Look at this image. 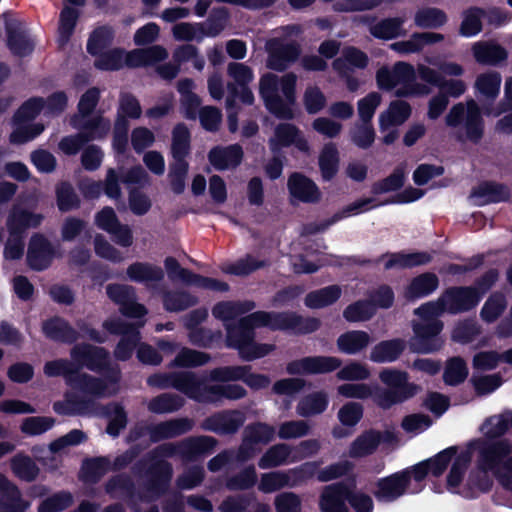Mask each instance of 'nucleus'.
Masks as SVG:
<instances>
[{
    "instance_id": "obj_32",
    "label": "nucleus",
    "mask_w": 512,
    "mask_h": 512,
    "mask_svg": "<svg viewBox=\"0 0 512 512\" xmlns=\"http://www.w3.org/2000/svg\"><path fill=\"white\" fill-rule=\"evenodd\" d=\"M368 65L366 53L354 46L343 49L342 56L333 60L332 68L339 74L351 73L353 68L364 69Z\"/></svg>"
},
{
    "instance_id": "obj_45",
    "label": "nucleus",
    "mask_w": 512,
    "mask_h": 512,
    "mask_svg": "<svg viewBox=\"0 0 512 512\" xmlns=\"http://www.w3.org/2000/svg\"><path fill=\"white\" fill-rule=\"evenodd\" d=\"M127 276L130 280L138 283L159 282L164 278V272L161 267L147 262H135L128 266Z\"/></svg>"
},
{
    "instance_id": "obj_52",
    "label": "nucleus",
    "mask_w": 512,
    "mask_h": 512,
    "mask_svg": "<svg viewBox=\"0 0 512 512\" xmlns=\"http://www.w3.org/2000/svg\"><path fill=\"white\" fill-rule=\"evenodd\" d=\"M291 454V448L285 443H279L271 446L261 456L258 461V466L261 469H270L279 467L286 463L288 457Z\"/></svg>"
},
{
    "instance_id": "obj_40",
    "label": "nucleus",
    "mask_w": 512,
    "mask_h": 512,
    "mask_svg": "<svg viewBox=\"0 0 512 512\" xmlns=\"http://www.w3.org/2000/svg\"><path fill=\"white\" fill-rule=\"evenodd\" d=\"M439 285L438 277L434 273H423L415 277L405 290V297L408 300H414L424 297L437 289Z\"/></svg>"
},
{
    "instance_id": "obj_36",
    "label": "nucleus",
    "mask_w": 512,
    "mask_h": 512,
    "mask_svg": "<svg viewBox=\"0 0 512 512\" xmlns=\"http://www.w3.org/2000/svg\"><path fill=\"white\" fill-rule=\"evenodd\" d=\"M480 118L479 109L474 101H470L467 105H455L447 116V123L450 126L465 125L472 128L478 124Z\"/></svg>"
},
{
    "instance_id": "obj_7",
    "label": "nucleus",
    "mask_w": 512,
    "mask_h": 512,
    "mask_svg": "<svg viewBox=\"0 0 512 512\" xmlns=\"http://www.w3.org/2000/svg\"><path fill=\"white\" fill-rule=\"evenodd\" d=\"M193 425V420L189 418H175L157 424L135 427L130 431L128 438L131 441H136L148 434L152 443H158L190 432Z\"/></svg>"
},
{
    "instance_id": "obj_21",
    "label": "nucleus",
    "mask_w": 512,
    "mask_h": 512,
    "mask_svg": "<svg viewBox=\"0 0 512 512\" xmlns=\"http://www.w3.org/2000/svg\"><path fill=\"white\" fill-rule=\"evenodd\" d=\"M287 188L291 198L302 203H317L321 199V192L315 182L300 172H293L288 177Z\"/></svg>"
},
{
    "instance_id": "obj_41",
    "label": "nucleus",
    "mask_w": 512,
    "mask_h": 512,
    "mask_svg": "<svg viewBox=\"0 0 512 512\" xmlns=\"http://www.w3.org/2000/svg\"><path fill=\"white\" fill-rule=\"evenodd\" d=\"M185 404L182 396L175 393H162L147 404V409L153 414H169L179 411Z\"/></svg>"
},
{
    "instance_id": "obj_4",
    "label": "nucleus",
    "mask_w": 512,
    "mask_h": 512,
    "mask_svg": "<svg viewBox=\"0 0 512 512\" xmlns=\"http://www.w3.org/2000/svg\"><path fill=\"white\" fill-rule=\"evenodd\" d=\"M71 359L79 370L83 367L105 377L110 384H117L121 378L120 369L111 366L107 349L89 343L74 345L70 351Z\"/></svg>"
},
{
    "instance_id": "obj_50",
    "label": "nucleus",
    "mask_w": 512,
    "mask_h": 512,
    "mask_svg": "<svg viewBox=\"0 0 512 512\" xmlns=\"http://www.w3.org/2000/svg\"><path fill=\"white\" fill-rule=\"evenodd\" d=\"M432 260L431 254L427 252L415 253H394L389 255L386 260L387 268H413L430 263Z\"/></svg>"
},
{
    "instance_id": "obj_22",
    "label": "nucleus",
    "mask_w": 512,
    "mask_h": 512,
    "mask_svg": "<svg viewBox=\"0 0 512 512\" xmlns=\"http://www.w3.org/2000/svg\"><path fill=\"white\" fill-rule=\"evenodd\" d=\"M374 199L372 198H364L354 201L349 205L345 206L341 211L336 212L330 218L325 219L319 223H310L307 225L306 229L309 234H316L320 232H324L330 226L334 225L338 221L347 218L352 215H357L363 212L370 210L375 207L373 204Z\"/></svg>"
},
{
    "instance_id": "obj_13",
    "label": "nucleus",
    "mask_w": 512,
    "mask_h": 512,
    "mask_svg": "<svg viewBox=\"0 0 512 512\" xmlns=\"http://www.w3.org/2000/svg\"><path fill=\"white\" fill-rule=\"evenodd\" d=\"M56 251L53 244L41 233H34L28 244L26 261L27 265L33 271H44L48 269L54 258Z\"/></svg>"
},
{
    "instance_id": "obj_53",
    "label": "nucleus",
    "mask_w": 512,
    "mask_h": 512,
    "mask_svg": "<svg viewBox=\"0 0 512 512\" xmlns=\"http://www.w3.org/2000/svg\"><path fill=\"white\" fill-rule=\"evenodd\" d=\"M257 480L255 466L251 464L230 476L226 480L225 486L229 491H245L253 488Z\"/></svg>"
},
{
    "instance_id": "obj_11",
    "label": "nucleus",
    "mask_w": 512,
    "mask_h": 512,
    "mask_svg": "<svg viewBox=\"0 0 512 512\" xmlns=\"http://www.w3.org/2000/svg\"><path fill=\"white\" fill-rule=\"evenodd\" d=\"M245 421L246 415L243 411L227 409L206 417L201 423V428L220 436L234 435L243 427Z\"/></svg>"
},
{
    "instance_id": "obj_18",
    "label": "nucleus",
    "mask_w": 512,
    "mask_h": 512,
    "mask_svg": "<svg viewBox=\"0 0 512 512\" xmlns=\"http://www.w3.org/2000/svg\"><path fill=\"white\" fill-rule=\"evenodd\" d=\"M172 388L185 394L188 398L197 402H207L211 397L206 393V378H199L192 371L174 372Z\"/></svg>"
},
{
    "instance_id": "obj_37",
    "label": "nucleus",
    "mask_w": 512,
    "mask_h": 512,
    "mask_svg": "<svg viewBox=\"0 0 512 512\" xmlns=\"http://www.w3.org/2000/svg\"><path fill=\"white\" fill-rule=\"evenodd\" d=\"M102 414L109 418L106 433L112 437H118L121 430H123L128 422L127 413L124 407L119 403H109L104 406H100Z\"/></svg>"
},
{
    "instance_id": "obj_16",
    "label": "nucleus",
    "mask_w": 512,
    "mask_h": 512,
    "mask_svg": "<svg viewBox=\"0 0 512 512\" xmlns=\"http://www.w3.org/2000/svg\"><path fill=\"white\" fill-rule=\"evenodd\" d=\"M419 391V387L408 382L405 372L386 370V406L401 403Z\"/></svg>"
},
{
    "instance_id": "obj_26",
    "label": "nucleus",
    "mask_w": 512,
    "mask_h": 512,
    "mask_svg": "<svg viewBox=\"0 0 512 512\" xmlns=\"http://www.w3.org/2000/svg\"><path fill=\"white\" fill-rule=\"evenodd\" d=\"M42 111L43 97H30L14 112L11 119L12 128H45L43 124H32Z\"/></svg>"
},
{
    "instance_id": "obj_2",
    "label": "nucleus",
    "mask_w": 512,
    "mask_h": 512,
    "mask_svg": "<svg viewBox=\"0 0 512 512\" xmlns=\"http://www.w3.org/2000/svg\"><path fill=\"white\" fill-rule=\"evenodd\" d=\"M478 471L469 477L470 482L480 490L486 491L491 486L487 472H491L506 489L512 490V443L506 439L495 442H477Z\"/></svg>"
},
{
    "instance_id": "obj_24",
    "label": "nucleus",
    "mask_w": 512,
    "mask_h": 512,
    "mask_svg": "<svg viewBox=\"0 0 512 512\" xmlns=\"http://www.w3.org/2000/svg\"><path fill=\"white\" fill-rule=\"evenodd\" d=\"M44 336L58 343L72 344L79 338V333L71 324L60 316L50 317L42 322Z\"/></svg>"
},
{
    "instance_id": "obj_39",
    "label": "nucleus",
    "mask_w": 512,
    "mask_h": 512,
    "mask_svg": "<svg viewBox=\"0 0 512 512\" xmlns=\"http://www.w3.org/2000/svg\"><path fill=\"white\" fill-rule=\"evenodd\" d=\"M370 336L367 332L361 330L347 331L341 334L337 339V347L340 352L354 355L368 346Z\"/></svg>"
},
{
    "instance_id": "obj_60",
    "label": "nucleus",
    "mask_w": 512,
    "mask_h": 512,
    "mask_svg": "<svg viewBox=\"0 0 512 512\" xmlns=\"http://www.w3.org/2000/svg\"><path fill=\"white\" fill-rule=\"evenodd\" d=\"M468 376L466 362L461 357H452L446 362L443 380L447 385L456 386Z\"/></svg>"
},
{
    "instance_id": "obj_5",
    "label": "nucleus",
    "mask_w": 512,
    "mask_h": 512,
    "mask_svg": "<svg viewBox=\"0 0 512 512\" xmlns=\"http://www.w3.org/2000/svg\"><path fill=\"white\" fill-rule=\"evenodd\" d=\"M218 445V440L212 436L200 435L188 437L178 444L164 443L153 449L150 457H173L179 455L183 460L195 462L212 454Z\"/></svg>"
},
{
    "instance_id": "obj_63",
    "label": "nucleus",
    "mask_w": 512,
    "mask_h": 512,
    "mask_svg": "<svg viewBox=\"0 0 512 512\" xmlns=\"http://www.w3.org/2000/svg\"><path fill=\"white\" fill-rule=\"evenodd\" d=\"M302 103L307 114L316 115L326 107L327 98L318 86L313 85L305 89Z\"/></svg>"
},
{
    "instance_id": "obj_29",
    "label": "nucleus",
    "mask_w": 512,
    "mask_h": 512,
    "mask_svg": "<svg viewBox=\"0 0 512 512\" xmlns=\"http://www.w3.org/2000/svg\"><path fill=\"white\" fill-rule=\"evenodd\" d=\"M0 510L4 512H26L29 503L22 498L17 485L0 473Z\"/></svg>"
},
{
    "instance_id": "obj_62",
    "label": "nucleus",
    "mask_w": 512,
    "mask_h": 512,
    "mask_svg": "<svg viewBox=\"0 0 512 512\" xmlns=\"http://www.w3.org/2000/svg\"><path fill=\"white\" fill-rule=\"evenodd\" d=\"M189 341L191 344L201 348H211L218 345L222 339L223 334L221 330H211L205 327H198L188 333Z\"/></svg>"
},
{
    "instance_id": "obj_51",
    "label": "nucleus",
    "mask_w": 512,
    "mask_h": 512,
    "mask_svg": "<svg viewBox=\"0 0 512 512\" xmlns=\"http://www.w3.org/2000/svg\"><path fill=\"white\" fill-rule=\"evenodd\" d=\"M56 203L59 211L69 212L80 207L81 201L69 181H60L55 188Z\"/></svg>"
},
{
    "instance_id": "obj_31",
    "label": "nucleus",
    "mask_w": 512,
    "mask_h": 512,
    "mask_svg": "<svg viewBox=\"0 0 512 512\" xmlns=\"http://www.w3.org/2000/svg\"><path fill=\"white\" fill-rule=\"evenodd\" d=\"M141 115L142 107L136 96L130 92L121 93L113 128H129V120H137Z\"/></svg>"
},
{
    "instance_id": "obj_27",
    "label": "nucleus",
    "mask_w": 512,
    "mask_h": 512,
    "mask_svg": "<svg viewBox=\"0 0 512 512\" xmlns=\"http://www.w3.org/2000/svg\"><path fill=\"white\" fill-rule=\"evenodd\" d=\"M108 383L104 376L103 378H99L88 373H80V370L76 369V373L73 375L72 379H70L69 386L73 390L88 395L90 396L89 398L96 401V399L103 398L107 395L106 390Z\"/></svg>"
},
{
    "instance_id": "obj_44",
    "label": "nucleus",
    "mask_w": 512,
    "mask_h": 512,
    "mask_svg": "<svg viewBox=\"0 0 512 512\" xmlns=\"http://www.w3.org/2000/svg\"><path fill=\"white\" fill-rule=\"evenodd\" d=\"M329 404L328 396L323 391L312 392L303 397L297 405V413L302 417H310L323 413Z\"/></svg>"
},
{
    "instance_id": "obj_47",
    "label": "nucleus",
    "mask_w": 512,
    "mask_h": 512,
    "mask_svg": "<svg viewBox=\"0 0 512 512\" xmlns=\"http://www.w3.org/2000/svg\"><path fill=\"white\" fill-rule=\"evenodd\" d=\"M114 40V29L108 25L96 27L89 35L86 50L91 56H97L105 51Z\"/></svg>"
},
{
    "instance_id": "obj_3",
    "label": "nucleus",
    "mask_w": 512,
    "mask_h": 512,
    "mask_svg": "<svg viewBox=\"0 0 512 512\" xmlns=\"http://www.w3.org/2000/svg\"><path fill=\"white\" fill-rule=\"evenodd\" d=\"M297 76L293 72L283 75L267 73L259 83V94L267 110L281 120L294 119Z\"/></svg>"
},
{
    "instance_id": "obj_57",
    "label": "nucleus",
    "mask_w": 512,
    "mask_h": 512,
    "mask_svg": "<svg viewBox=\"0 0 512 512\" xmlns=\"http://www.w3.org/2000/svg\"><path fill=\"white\" fill-rule=\"evenodd\" d=\"M472 197L481 199L480 204L498 202L509 197L507 188L496 183H483L473 190Z\"/></svg>"
},
{
    "instance_id": "obj_25",
    "label": "nucleus",
    "mask_w": 512,
    "mask_h": 512,
    "mask_svg": "<svg viewBox=\"0 0 512 512\" xmlns=\"http://www.w3.org/2000/svg\"><path fill=\"white\" fill-rule=\"evenodd\" d=\"M5 32L7 36V47L13 55L24 57L32 53L34 45L22 29V24L19 20L6 19Z\"/></svg>"
},
{
    "instance_id": "obj_6",
    "label": "nucleus",
    "mask_w": 512,
    "mask_h": 512,
    "mask_svg": "<svg viewBox=\"0 0 512 512\" xmlns=\"http://www.w3.org/2000/svg\"><path fill=\"white\" fill-rule=\"evenodd\" d=\"M133 472L135 474L144 472L146 477L144 488L151 500L158 499L168 492L173 477V467L168 461L160 459L147 466V461L140 459L134 464Z\"/></svg>"
},
{
    "instance_id": "obj_10",
    "label": "nucleus",
    "mask_w": 512,
    "mask_h": 512,
    "mask_svg": "<svg viewBox=\"0 0 512 512\" xmlns=\"http://www.w3.org/2000/svg\"><path fill=\"white\" fill-rule=\"evenodd\" d=\"M342 365L341 359L334 356H306L290 361L286 366L289 375H318L336 371Z\"/></svg>"
},
{
    "instance_id": "obj_35",
    "label": "nucleus",
    "mask_w": 512,
    "mask_h": 512,
    "mask_svg": "<svg viewBox=\"0 0 512 512\" xmlns=\"http://www.w3.org/2000/svg\"><path fill=\"white\" fill-rule=\"evenodd\" d=\"M472 52L475 60L485 65H497L507 58L505 48L492 41H478L474 43Z\"/></svg>"
},
{
    "instance_id": "obj_30",
    "label": "nucleus",
    "mask_w": 512,
    "mask_h": 512,
    "mask_svg": "<svg viewBox=\"0 0 512 512\" xmlns=\"http://www.w3.org/2000/svg\"><path fill=\"white\" fill-rule=\"evenodd\" d=\"M383 441L384 432L373 429L364 431L350 444L348 455L353 459L372 455Z\"/></svg>"
},
{
    "instance_id": "obj_14",
    "label": "nucleus",
    "mask_w": 512,
    "mask_h": 512,
    "mask_svg": "<svg viewBox=\"0 0 512 512\" xmlns=\"http://www.w3.org/2000/svg\"><path fill=\"white\" fill-rule=\"evenodd\" d=\"M445 309L450 314H457L473 309L480 301L481 295L471 286L451 287L441 294Z\"/></svg>"
},
{
    "instance_id": "obj_49",
    "label": "nucleus",
    "mask_w": 512,
    "mask_h": 512,
    "mask_svg": "<svg viewBox=\"0 0 512 512\" xmlns=\"http://www.w3.org/2000/svg\"><path fill=\"white\" fill-rule=\"evenodd\" d=\"M105 492L112 498L117 497L116 493L128 499H134L136 496V486L133 479L126 473L116 474L108 479L104 486Z\"/></svg>"
},
{
    "instance_id": "obj_17",
    "label": "nucleus",
    "mask_w": 512,
    "mask_h": 512,
    "mask_svg": "<svg viewBox=\"0 0 512 512\" xmlns=\"http://www.w3.org/2000/svg\"><path fill=\"white\" fill-rule=\"evenodd\" d=\"M378 308H384V285L368 299H362L349 304L343 311V317L348 322H363L370 320Z\"/></svg>"
},
{
    "instance_id": "obj_19",
    "label": "nucleus",
    "mask_w": 512,
    "mask_h": 512,
    "mask_svg": "<svg viewBox=\"0 0 512 512\" xmlns=\"http://www.w3.org/2000/svg\"><path fill=\"white\" fill-rule=\"evenodd\" d=\"M99 99L100 90L97 87H91L81 95L77 105L78 113L71 117L73 128H104L101 125V118L87 120L83 124L80 123L94 112Z\"/></svg>"
},
{
    "instance_id": "obj_28",
    "label": "nucleus",
    "mask_w": 512,
    "mask_h": 512,
    "mask_svg": "<svg viewBox=\"0 0 512 512\" xmlns=\"http://www.w3.org/2000/svg\"><path fill=\"white\" fill-rule=\"evenodd\" d=\"M98 408L96 401L77 394L68 395L65 403L57 401L53 404V410L60 415H95Z\"/></svg>"
},
{
    "instance_id": "obj_9",
    "label": "nucleus",
    "mask_w": 512,
    "mask_h": 512,
    "mask_svg": "<svg viewBox=\"0 0 512 512\" xmlns=\"http://www.w3.org/2000/svg\"><path fill=\"white\" fill-rule=\"evenodd\" d=\"M149 180V176L141 165H135L122 173L120 176L114 168H109L103 182V193L114 200L121 198L122 192L120 182L126 185L144 186Z\"/></svg>"
},
{
    "instance_id": "obj_43",
    "label": "nucleus",
    "mask_w": 512,
    "mask_h": 512,
    "mask_svg": "<svg viewBox=\"0 0 512 512\" xmlns=\"http://www.w3.org/2000/svg\"><path fill=\"white\" fill-rule=\"evenodd\" d=\"M10 466L14 475L25 482L35 481L40 473L36 462L30 456L23 453L13 456Z\"/></svg>"
},
{
    "instance_id": "obj_64",
    "label": "nucleus",
    "mask_w": 512,
    "mask_h": 512,
    "mask_svg": "<svg viewBox=\"0 0 512 512\" xmlns=\"http://www.w3.org/2000/svg\"><path fill=\"white\" fill-rule=\"evenodd\" d=\"M73 504L69 491H59L44 499L38 506V512H62Z\"/></svg>"
},
{
    "instance_id": "obj_23",
    "label": "nucleus",
    "mask_w": 512,
    "mask_h": 512,
    "mask_svg": "<svg viewBox=\"0 0 512 512\" xmlns=\"http://www.w3.org/2000/svg\"><path fill=\"white\" fill-rule=\"evenodd\" d=\"M244 152L239 144L215 146L208 152V161L217 171L237 168L243 160Z\"/></svg>"
},
{
    "instance_id": "obj_46",
    "label": "nucleus",
    "mask_w": 512,
    "mask_h": 512,
    "mask_svg": "<svg viewBox=\"0 0 512 512\" xmlns=\"http://www.w3.org/2000/svg\"><path fill=\"white\" fill-rule=\"evenodd\" d=\"M319 168L324 181H331L339 170V152L334 143H327L319 155Z\"/></svg>"
},
{
    "instance_id": "obj_12",
    "label": "nucleus",
    "mask_w": 512,
    "mask_h": 512,
    "mask_svg": "<svg viewBox=\"0 0 512 512\" xmlns=\"http://www.w3.org/2000/svg\"><path fill=\"white\" fill-rule=\"evenodd\" d=\"M355 487L354 477L325 486L319 497L321 512H349L346 505L349 499V489Z\"/></svg>"
},
{
    "instance_id": "obj_55",
    "label": "nucleus",
    "mask_w": 512,
    "mask_h": 512,
    "mask_svg": "<svg viewBox=\"0 0 512 512\" xmlns=\"http://www.w3.org/2000/svg\"><path fill=\"white\" fill-rule=\"evenodd\" d=\"M243 436L255 445H267L274 439L275 428L264 422L250 423L244 428Z\"/></svg>"
},
{
    "instance_id": "obj_56",
    "label": "nucleus",
    "mask_w": 512,
    "mask_h": 512,
    "mask_svg": "<svg viewBox=\"0 0 512 512\" xmlns=\"http://www.w3.org/2000/svg\"><path fill=\"white\" fill-rule=\"evenodd\" d=\"M100 131L79 130V133L76 135L64 137L59 143V148L66 155H76ZM103 131L106 132L107 130Z\"/></svg>"
},
{
    "instance_id": "obj_33",
    "label": "nucleus",
    "mask_w": 512,
    "mask_h": 512,
    "mask_svg": "<svg viewBox=\"0 0 512 512\" xmlns=\"http://www.w3.org/2000/svg\"><path fill=\"white\" fill-rule=\"evenodd\" d=\"M111 469V460L108 456H96L83 460L79 478L86 484H97Z\"/></svg>"
},
{
    "instance_id": "obj_38",
    "label": "nucleus",
    "mask_w": 512,
    "mask_h": 512,
    "mask_svg": "<svg viewBox=\"0 0 512 512\" xmlns=\"http://www.w3.org/2000/svg\"><path fill=\"white\" fill-rule=\"evenodd\" d=\"M444 40V36L435 32L414 34L409 40L391 44V48L401 53H414L423 49L426 45L438 43Z\"/></svg>"
},
{
    "instance_id": "obj_42",
    "label": "nucleus",
    "mask_w": 512,
    "mask_h": 512,
    "mask_svg": "<svg viewBox=\"0 0 512 512\" xmlns=\"http://www.w3.org/2000/svg\"><path fill=\"white\" fill-rule=\"evenodd\" d=\"M198 298L191 293L181 291H165L162 296L163 307L167 312H181L197 305Z\"/></svg>"
},
{
    "instance_id": "obj_15",
    "label": "nucleus",
    "mask_w": 512,
    "mask_h": 512,
    "mask_svg": "<svg viewBox=\"0 0 512 512\" xmlns=\"http://www.w3.org/2000/svg\"><path fill=\"white\" fill-rule=\"evenodd\" d=\"M300 48L294 42L283 43L280 40L273 39L267 43V68L283 72L294 63L300 56Z\"/></svg>"
},
{
    "instance_id": "obj_59",
    "label": "nucleus",
    "mask_w": 512,
    "mask_h": 512,
    "mask_svg": "<svg viewBox=\"0 0 512 512\" xmlns=\"http://www.w3.org/2000/svg\"><path fill=\"white\" fill-rule=\"evenodd\" d=\"M507 307V300L503 293L494 292L484 303L480 316L483 321L492 323L496 321Z\"/></svg>"
},
{
    "instance_id": "obj_34",
    "label": "nucleus",
    "mask_w": 512,
    "mask_h": 512,
    "mask_svg": "<svg viewBox=\"0 0 512 512\" xmlns=\"http://www.w3.org/2000/svg\"><path fill=\"white\" fill-rule=\"evenodd\" d=\"M230 18L229 10L226 7H214L206 22L198 24L199 37L201 42L204 37H216L225 29Z\"/></svg>"
},
{
    "instance_id": "obj_58",
    "label": "nucleus",
    "mask_w": 512,
    "mask_h": 512,
    "mask_svg": "<svg viewBox=\"0 0 512 512\" xmlns=\"http://www.w3.org/2000/svg\"><path fill=\"white\" fill-rule=\"evenodd\" d=\"M509 425L512 427V411H505L488 418L481 426V431L489 438H496L502 436Z\"/></svg>"
},
{
    "instance_id": "obj_8",
    "label": "nucleus",
    "mask_w": 512,
    "mask_h": 512,
    "mask_svg": "<svg viewBox=\"0 0 512 512\" xmlns=\"http://www.w3.org/2000/svg\"><path fill=\"white\" fill-rule=\"evenodd\" d=\"M443 326L442 321H413L412 329L414 335L410 341L411 351L428 354L440 350L444 343L439 337Z\"/></svg>"
},
{
    "instance_id": "obj_20",
    "label": "nucleus",
    "mask_w": 512,
    "mask_h": 512,
    "mask_svg": "<svg viewBox=\"0 0 512 512\" xmlns=\"http://www.w3.org/2000/svg\"><path fill=\"white\" fill-rule=\"evenodd\" d=\"M44 217L42 214L31 212L18 205H14L7 217L6 226L10 236L24 237L29 228H37Z\"/></svg>"
},
{
    "instance_id": "obj_54",
    "label": "nucleus",
    "mask_w": 512,
    "mask_h": 512,
    "mask_svg": "<svg viewBox=\"0 0 512 512\" xmlns=\"http://www.w3.org/2000/svg\"><path fill=\"white\" fill-rule=\"evenodd\" d=\"M210 359V355L206 352L184 347L178 352L172 361L171 366L181 368H194L207 364Z\"/></svg>"
},
{
    "instance_id": "obj_61",
    "label": "nucleus",
    "mask_w": 512,
    "mask_h": 512,
    "mask_svg": "<svg viewBox=\"0 0 512 512\" xmlns=\"http://www.w3.org/2000/svg\"><path fill=\"white\" fill-rule=\"evenodd\" d=\"M94 67L101 71H118L124 66V50L113 48L95 56Z\"/></svg>"
},
{
    "instance_id": "obj_1",
    "label": "nucleus",
    "mask_w": 512,
    "mask_h": 512,
    "mask_svg": "<svg viewBox=\"0 0 512 512\" xmlns=\"http://www.w3.org/2000/svg\"><path fill=\"white\" fill-rule=\"evenodd\" d=\"M224 327L225 346L238 351L252 338H256V328L307 335L317 331L321 321L316 317H303L294 311H255L232 323H224Z\"/></svg>"
},
{
    "instance_id": "obj_48",
    "label": "nucleus",
    "mask_w": 512,
    "mask_h": 512,
    "mask_svg": "<svg viewBox=\"0 0 512 512\" xmlns=\"http://www.w3.org/2000/svg\"><path fill=\"white\" fill-rule=\"evenodd\" d=\"M340 297L341 288L338 285H330L309 292L305 297V305L311 309L324 308L335 303Z\"/></svg>"
}]
</instances>
